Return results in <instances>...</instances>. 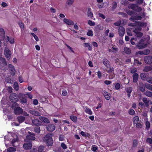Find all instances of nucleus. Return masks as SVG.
Masks as SVG:
<instances>
[{"instance_id": "nucleus-49", "label": "nucleus", "mask_w": 152, "mask_h": 152, "mask_svg": "<svg viewBox=\"0 0 152 152\" xmlns=\"http://www.w3.org/2000/svg\"><path fill=\"white\" fill-rule=\"evenodd\" d=\"M88 24L90 26H94L95 25V23L94 22H92L91 20H88Z\"/></svg>"}, {"instance_id": "nucleus-4", "label": "nucleus", "mask_w": 152, "mask_h": 152, "mask_svg": "<svg viewBox=\"0 0 152 152\" xmlns=\"http://www.w3.org/2000/svg\"><path fill=\"white\" fill-rule=\"evenodd\" d=\"M18 95L16 93L11 94L10 96V100L11 102H16L18 101Z\"/></svg>"}, {"instance_id": "nucleus-56", "label": "nucleus", "mask_w": 152, "mask_h": 152, "mask_svg": "<svg viewBox=\"0 0 152 152\" xmlns=\"http://www.w3.org/2000/svg\"><path fill=\"white\" fill-rule=\"evenodd\" d=\"M129 115H133L135 113L133 109L130 110L129 112Z\"/></svg>"}, {"instance_id": "nucleus-40", "label": "nucleus", "mask_w": 152, "mask_h": 152, "mask_svg": "<svg viewBox=\"0 0 152 152\" xmlns=\"http://www.w3.org/2000/svg\"><path fill=\"white\" fill-rule=\"evenodd\" d=\"M16 150L15 148L10 147L7 149V152H12L16 151Z\"/></svg>"}, {"instance_id": "nucleus-17", "label": "nucleus", "mask_w": 152, "mask_h": 152, "mask_svg": "<svg viewBox=\"0 0 152 152\" xmlns=\"http://www.w3.org/2000/svg\"><path fill=\"white\" fill-rule=\"evenodd\" d=\"M139 89L140 91L142 92H145V88H146L145 83L144 84L142 83H139Z\"/></svg>"}, {"instance_id": "nucleus-3", "label": "nucleus", "mask_w": 152, "mask_h": 152, "mask_svg": "<svg viewBox=\"0 0 152 152\" xmlns=\"http://www.w3.org/2000/svg\"><path fill=\"white\" fill-rule=\"evenodd\" d=\"M147 43L145 42L143 39H141L139 43L136 44V46L138 47L139 49L145 48L147 46Z\"/></svg>"}, {"instance_id": "nucleus-54", "label": "nucleus", "mask_w": 152, "mask_h": 152, "mask_svg": "<svg viewBox=\"0 0 152 152\" xmlns=\"http://www.w3.org/2000/svg\"><path fill=\"white\" fill-rule=\"evenodd\" d=\"M115 88L116 90L119 89L120 88V85L119 83H117L115 84Z\"/></svg>"}, {"instance_id": "nucleus-51", "label": "nucleus", "mask_w": 152, "mask_h": 152, "mask_svg": "<svg viewBox=\"0 0 152 152\" xmlns=\"http://www.w3.org/2000/svg\"><path fill=\"white\" fill-rule=\"evenodd\" d=\"M137 140H133V147H136L137 146Z\"/></svg>"}, {"instance_id": "nucleus-31", "label": "nucleus", "mask_w": 152, "mask_h": 152, "mask_svg": "<svg viewBox=\"0 0 152 152\" xmlns=\"http://www.w3.org/2000/svg\"><path fill=\"white\" fill-rule=\"evenodd\" d=\"M124 50L126 54H129L131 53V50L130 49L126 47H125L124 48Z\"/></svg>"}, {"instance_id": "nucleus-30", "label": "nucleus", "mask_w": 152, "mask_h": 152, "mask_svg": "<svg viewBox=\"0 0 152 152\" xmlns=\"http://www.w3.org/2000/svg\"><path fill=\"white\" fill-rule=\"evenodd\" d=\"M132 89L131 87L127 88L126 89V91L127 93V96L128 97H129L130 96V94L132 91Z\"/></svg>"}, {"instance_id": "nucleus-57", "label": "nucleus", "mask_w": 152, "mask_h": 152, "mask_svg": "<svg viewBox=\"0 0 152 152\" xmlns=\"http://www.w3.org/2000/svg\"><path fill=\"white\" fill-rule=\"evenodd\" d=\"M129 3V2L126 0H123L122 1L121 4L124 5L127 4Z\"/></svg>"}, {"instance_id": "nucleus-36", "label": "nucleus", "mask_w": 152, "mask_h": 152, "mask_svg": "<svg viewBox=\"0 0 152 152\" xmlns=\"http://www.w3.org/2000/svg\"><path fill=\"white\" fill-rule=\"evenodd\" d=\"M135 24L136 26H144L145 23L144 22L140 21H135Z\"/></svg>"}, {"instance_id": "nucleus-5", "label": "nucleus", "mask_w": 152, "mask_h": 152, "mask_svg": "<svg viewBox=\"0 0 152 152\" xmlns=\"http://www.w3.org/2000/svg\"><path fill=\"white\" fill-rule=\"evenodd\" d=\"M28 133V134L26 136V138L27 139L31 140H35L36 139L35 137V134L34 133L29 132Z\"/></svg>"}, {"instance_id": "nucleus-14", "label": "nucleus", "mask_w": 152, "mask_h": 152, "mask_svg": "<svg viewBox=\"0 0 152 152\" xmlns=\"http://www.w3.org/2000/svg\"><path fill=\"white\" fill-rule=\"evenodd\" d=\"M55 126L53 124H50L47 127V129L50 132L53 131L55 129Z\"/></svg>"}, {"instance_id": "nucleus-8", "label": "nucleus", "mask_w": 152, "mask_h": 152, "mask_svg": "<svg viewBox=\"0 0 152 152\" xmlns=\"http://www.w3.org/2000/svg\"><path fill=\"white\" fill-rule=\"evenodd\" d=\"M4 55L6 58L10 59L11 57V51L7 48H6L4 50Z\"/></svg>"}, {"instance_id": "nucleus-16", "label": "nucleus", "mask_w": 152, "mask_h": 152, "mask_svg": "<svg viewBox=\"0 0 152 152\" xmlns=\"http://www.w3.org/2000/svg\"><path fill=\"white\" fill-rule=\"evenodd\" d=\"M29 113L31 114L36 116H39L41 115L40 113L37 111L31 110H29Z\"/></svg>"}, {"instance_id": "nucleus-1", "label": "nucleus", "mask_w": 152, "mask_h": 152, "mask_svg": "<svg viewBox=\"0 0 152 152\" xmlns=\"http://www.w3.org/2000/svg\"><path fill=\"white\" fill-rule=\"evenodd\" d=\"M142 10H126L127 14L132 16L129 20L134 21L135 20H141L144 18L145 14Z\"/></svg>"}, {"instance_id": "nucleus-28", "label": "nucleus", "mask_w": 152, "mask_h": 152, "mask_svg": "<svg viewBox=\"0 0 152 152\" xmlns=\"http://www.w3.org/2000/svg\"><path fill=\"white\" fill-rule=\"evenodd\" d=\"M84 46L85 47H88V50H91L92 49V46L90 43H84Z\"/></svg>"}, {"instance_id": "nucleus-13", "label": "nucleus", "mask_w": 152, "mask_h": 152, "mask_svg": "<svg viewBox=\"0 0 152 152\" xmlns=\"http://www.w3.org/2000/svg\"><path fill=\"white\" fill-rule=\"evenodd\" d=\"M148 75V73H142L140 74V77L142 80L144 81L147 80V79L149 77Z\"/></svg>"}, {"instance_id": "nucleus-38", "label": "nucleus", "mask_w": 152, "mask_h": 152, "mask_svg": "<svg viewBox=\"0 0 152 152\" xmlns=\"http://www.w3.org/2000/svg\"><path fill=\"white\" fill-rule=\"evenodd\" d=\"M142 101L145 104L146 107H148V106L149 101L146 98L144 97L142 99Z\"/></svg>"}, {"instance_id": "nucleus-53", "label": "nucleus", "mask_w": 152, "mask_h": 152, "mask_svg": "<svg viewBox=\"0 0 152 152\" xmlns=\"http://www.w3.org/2000/svg\"><path fill=\"white\" fill-rule=\"evenodd\" d=\"M117 4L116 2L113 1V3L112 8L113 9H115L117 7Z\"/></svg>"}, {"instance_id": "nucleus-63", "label": "nucleus", "mask_w": 152, "mask_h": 152, "mask_svg": "<svg viewBox=\"0 0 152 152\" xmlns=\"http://www.w3.org/2000/svg\"><path fill=\"white\" fill-rule=\"evenodd\" d=\"M144 51L145 55L149 54L150 52V50L148 49H146L145 50H144Z\"/></svg>"}, {"instance_id": "nucleus-19", "label": "nucleus", "mask_w": 152, "mask_h": 152, "mask_svg": "<svg viewBox=\"0 0 152 152\" xmlns=\"http://www.w3.org/2000/svg\"><path fill=\"white\" fill-rule=\"evenodd\" d=\"M32 123L36 126L41 125L42 122L37 119L34 118L32 120Z\"/></svg>"}, {"instance_id": "nucleus-24", "label": "nucleus", "mask_w": 152, "mask_h": 152, "mask_svg": "<svg viewBox=\"0 0 152 152\" xmlns=\"http://www.w3.org/2000/svg\"><path fill=\"white\" fill-rule=\"evenodd\" d=\"M151 70H152V65L145 66L144 68L143 71L145 72H148Z\"/></svg>"}, {"instance_id": "nucleus-47", "label": "nucleus", "mask_w": 152, "mask_h": 152, "mask_svg": "<svg viewBox=\"0 0 152 152\" xmlns=\"http://www.w3.org/2000/svg\"><path fill=\"white\" fill-rule=\"evenodd\" d=\"M87 34L88 36H92L93 35V31L91 30H88Z\"/></svg>"}, {"instance_id": "nucleus-27", "label": "nucleus", "mask_w": 152, "mask_h": 152, "mask_svg": "<svg viewBox=\"0 0 152 152\" xmlns=\"http://www.w3.org/2000/svg\"><path fill=\"white\" fill-rule=\"evenodd\" d=\"M0 59V63L4 66H6L7 65V63L5 58L1 57Z\"/></svg>"}, {"instance_id": "nucleus-41", "label": "nucleus", "mask_w": 152, "mask_h": 152, "mask_svg": "<svg viewBox=\"0 0 152 152\" xmlns=\"http://www.w3.org/2000/svg\"><path fill=\"white\" fill-rule=\"evenodd\" d=\"M34 131L37 133H39L40 131V127L38 126L35 127L34 129Z\"/></svg>"}, {"instance_id": "nucleus-50", "label": "nucleus", "mask_w": 152, "mask_h": 152, "mask_svg": "<svg viewBox=\"0 0 152 152\" xmlns=\"http://www.w3.org/2000/svg\"><path fill=\"white\" fill-rule=\"evenodd\" d=\"M13 103L12 104V108H14L15 107H16L18 106V104L16 102H12Z\"/></svg>"}, {"instance_id": "nucleus-10", "label": "nucleus", "mask_w": 152, "mask_h": 152, "mask_svg": "<svg viewBox=\"0 0 152 152\" xmlns=\"http://www.w3.org/2000/svg\"><path fill=\"white\" fill-rule=\"evenodd\" d=\"M10 70V72L12 75H14L15 74V69L13 66L11 64H9L8 66Z\"/></svg>"}, {"instance_id": "nucleus-7", "label": "nucleus", "mask_w": 152, "mask_h": 152, "mask_svg": "<svg viewBox=\"0 0 152 152\" xmlns=\"http://www.w3.org/2000/svg\"><path fill=\"white\" fill-rule=\"evenodd\" d=\"M144 61L145 63L148 64H152V56H146L144 58Z\"/></svg>"}, {"instance_id": "nucleus-48", "label": "nucleus", "mask_w": 152, "mask_h": 152, "mask_svg": "<svg viewBox=\"0 0 152 152\" xmlns=\"http://www.w3.org/2000/svg\"><path fill=\"white\" fill-rule=\"evenodd\" d=\"M97 149V147L95 145H93L92 146L91 150L92 151L94 152H96Z\"/></svg>"}, {"instance_id": "nucleus-37", "label": "nucleus", "mask_w": 152, "mask_h": 152, "mask_svg": "<svg viewBox=\"0 0 152 152\" xmlns=\"http://www.w3.org/2000/svg\"><path fill=\"white\" fill-rule=\"evenodd\" d=\"M13 88L16 91H18L19 88V86L17 82H15L13 85Z\"/></svg>"}, {"instance_id": "nucleus-12", "label": "nucleus", "mask_w": 152, "mask_h": 152, "mask_svg": "<svg viewBox=\"0 0 152 152\" xmlns=\"http://www.w3.org/2000/svg\"><path fill=\"white\" fill-rule=\"evenodd\" d=\"M23 110L20 107H17L14 109V112L16 115H19L23 113Z\"/></svg>"}, {"instance_id": "nucleus-11", "label": "nucleus", "mask_w": 152, "mask_h": 152, "mask_svg": "<svg viewBox=\"0 0 152 152\" xmlns=\"http://www.w3.org/2000/svg\"><path fill=\"white\" fill-rule=\"evenodd\" d=\"M20 100L22 104H26L27 102V98L25 95L22 94L20 96Z\"/></svg>"}, {"instance_id": "nucleus-2", "label": "nucleus", "mask_w": 152, "mask_h": 152, "mask_svg": "<svg viewBox=\"0 0 152 152\" xmlns=\"http://www.w3.org/2000/svg\"><path fill=\"white\" fill-rule=\"evenodd\" d=\"M43 140L47 146H52L53 143V140L51 134L49 133L46 134L45 136L43 137Z\"/></svg>"}, {"instance_id": "nucleus-21", "label": "nucleus", "mask_w": 152, "mask_h": 152, "mask_svg": "<svg viewBox=\"0 0 152 152\" xmlns=\"http://www.w3.org/2000/svg\"><path fill=\"white\" fill-rule=\"evenodd\" d=\"M63 21L65 23L68 25H71L74 24L73 22L71 20H69L66 18H64Z\"/></svg>"}, {"instance_id": "nucleus-34", "label": "nucleus", "mask_w": 152, "mask_h": 152, "mask_svg": "<svg viewBox=\"0 0 152 152\" xmlns=\"http://www.w3.org/2000/svg\"><path fill=\"white\" fill-rule=\"evenodd\" d=\"M144 94L146 96L151 97L152 96V92L147 91L144 92Z\"/></svg>"}, {"instance_id": "nucleus-32", "label": "nucleus", "mask_w": 152, "mask_h": 152, "mask_svg": "<svg viewBox=\"0 0 152 152\" xmlns=\"http://www.w3.org/2000/svg\"><path fill=\"white\" fill-rule=\"evenodd\" d=\"M80 134L82 136L85 137H90V135L89 133L85 132L83 131L81 132Z\"/></svg>"}, {"instance_id": "nucleus-60", "label": "nucleus", "mask_w": 152, "mask_h": 152, "mask_svg": "<svg viewBox=\"0 0 152 152\" xmlns=\"http://www.w3.org/2000/svg\"><path fill=\"white\" fill-rule=\"evenodd\" d=\"M18 24L21 29H23L24 28V25L23 23L22 22H19L18 23Z\"/></svg>"}, {"instance_id": "nucleus-42", "label": "nucleus", "mask_w": 152, "mask_h": 152, "mask_svg": "<svg viewBox=\"0 0 152 152\" xmlns=\"http://www.w3.org/2000/svg\"><path fill=\"white\" fill-rule=\"evenodd\" d=\"M70 118L73 122H77V117L76 116L72 115L70 117Z\"/></svg>"}, {"instance_id": "nucleus-33", "label": "nucleus", "mask_w": 152, "mask_h": 152, "mask_svg": "<svg viewBox=\"0 0 152 152\" xmlns=\"http://www.w3.org/2000/svg\"><path fill=\"white\" fill-rule=\"evenodd\" d=\"M5 32L4 29L2 28H0V35L2 37L4 38L5 37Z\"/></svg>"}, {"instance_id": "nucleus-59", "label": "nucleus", "mask_w": 152, "mask_h": 152, "mask_svg": "<svg viewBox=\"0 0 152 152\" xmlns=\"http://www.w3.org/2000/svg\"><path fill=\"white\" fill-rule=\"evenodd\" d=\"M67 94V92L66 90H64L62 91V95L64 96H66Z\"/></svg>"}, {"instance_id": "nucleus-45", "label": "nucleus", "mask_w": 152, "mask_h": 152, "mask_svg": "<svg viewBox=\"0 0 152 152\" xmlns=\"http://www.w3.org/2000/svg\"><path fill=\"white\" fill-rule=\"evenodd\" d=\"M74 2V0H68L66 2V5L71 6Z\"/></svg>"}, {"instance_id": "nucleus-22", "label": "nucleus", "mask_w": 152, "mask_h": 152, "mask_svg": "<svg viewBox=\"0 0 152 152\" xmlns=\"http://www.w3.org/2000/svg\"><path fill=\"white\" fill-rule=\"evenodd\" d=\"M104 64L108 68L110 67L109 61L106 59H104L103 60Z\"/></svg>"}, {"instance_id": "nucleus-9", "label": "nucleus", "mask_w": 152, "mask_h": 152, "mask_svg": "<svg viewBox=\"0 0 152 152\" xmlns=\"http://www.w3.org/2000/svg\"><path fill=\"white\" fill-rule=\"evenodd\" d=\"M125 33V29L122 26H120L119 27L118 29V33L120 36H123Z\"/></svg>"}, {"instance_id": "nucleus-44", "label": "nucleus", "mask_w": 152, "mask_h": 152, "mask_svg": "<svg viewBox=\"0 0 152 152\" xmlns=\"http://www.w3.org/2000/svg\"><path fill=\"white\" fill-rule=\"evenodd\" d=\"M139 120V117L138 116H136L134 117L133 119V121L134 123L137 122Z\"/></svg>"}, {"instance_id": "nucleus-6", "label": "nucleus", "mask_w": 152, "mask_h": 152, "mask_svg": "<svg viewBox=\"0 0 152 152\" xmlns=\"http://www.w3.org/2000/svg\"><path fill=\"white\" fill-rule=\"evenodd\" d=\"M32 146V145L31 141H29L28 142L25 143L23 145V147L26 150L31 149Z\"/></svg>"}, {"instance_id": "nucleus-43", "label": "nucleus", "mask_w": 152, "mask_h": 152, "mask_svg": "<svg viewBox=\"0 0 152 152\" xmlns=\"http://www.w3.org/2000/svg\"><path fill=\"white\" fill-rule=\"evenodd\" d=\"M146 88L149 90L152 91V85L148 83H145Z\"/></svg>"}, {"instance_id": "nucleus-29", "label": "nucleus", "mask_w": 152, "mask_h": 152, "mask_svg": "<svg viewBox=\"0 0 152 152\" xmlns=\"http://www.w3.org/2000/svg\"><path fill=\"white\" fill-rule=\"evenodd\" d=\"M134 33H135L136 36L138 37H140L143 35V34L140 32H138L137 31V29H135L133 31Z\"/></svg>"}, {"instance_id": "nucleus-64", "label": "nucleus", "mask_w": 152, "mask_h": 152, "mask_svg": "<svg viewBox=\"0 0 152 152\" xmlns=\"http://www.w3.org/2000/svg\"><path fill=\"white\" fill-rule=\"evenodd\" d=\"M7 90L10 93H11L13 92L12 91H13V89L11 87H8L7 88Z\"/></svg>"}, {"instance_id": "nucleus-61", "label": "nucleus", "mask_w": 152, "mask_h": 152, "mask_svg": "<svg viewBox=\"0 0 152 152\" xmlns=\"http://www.w3.org/2000/svg\"><path fill=\"white\" fill-rule=\"evenodd\" d=\"M147 142L149 143L150 144H152V139L151 138H148L146 140Z\"/></svg>"}, {"instance_id": "nucleus-25", "label": "nucleus", "mask_w": 152, "mask_h": 152, "mask_svg": "<svg viewBox=\"0 0 152 152\" xmlns=\"http://www.w3.org/2000/svg\"><path fill=\"white\" fill-rule=\"evenodd\" d=\"M103 27H102L100 25H97L94 28V30L96 32H99L100 30H102L103 29Z\"/></svg>"}, {"instance_id": "nucleus-15", "label": "nucleus", "mask_w": 152, "mask_h": 152, "mask_svg": "<svg viewBox=\"0 0 152 152\" xmlns=\"http://www.w3.org/2000/svg\"><path fill=\"white\" fill-rule=\"evenodd\" d=\"M39 118L41 122L42 121L45 123L49 124L50 123V121L46 117L40 116L39 117Z\"/></svg>"}, {"instance_id": "nucleus-23", "label": "nucleus", "mask_w": 152, "mask_h": 152, "mask_svg": "<svg viewBox=\"0 0 152 152\" xmlns=\"http://www.w3.org/2000/svg\"><path fill=\"white\" fill-rule=\"evenodd\" d=\"M133 82L134 83H137L138 78V75L137 73H135L133 75Z\"/></svg>"}, {"instance_id": "nucleus-62", "label": "nucleus", "mask_w": 152, "mask_h": 152, "mask_svg": "<svg viewBox=\"0 0 152 152\" xmlns=\"http://www.w3.org/2000/svg\"><path fill=\"white\" fill-rule=\"evenodd\" d=\"M136 39L134 38H132L130 40V43L132 45H134L135 42L134 41H136Z\"/></svg>"}, {"instance_id": "nucleus-55", "label": "nucleus", "mask_w": 152, "mask_h": 152, "mask_svg": "<svg viewBox=\"0 0 152 152\" xmlns=\"http://www.w3.org/2000/svg\"><path fill=\"white\" fill-rule=\"evenodd\" d=\"M37 4L36 3H34L33 4V6H31L30 7V9L32 10V9H36V8H35V7H37Z\"/></svg>"}, {"instance_id": "nucleus-18", "label": "nucleus", "mask_w": 152, "mask_h": 152, "mask_svg": "<svg viewBox=\"0 0 152 152\" xmlns=\"http://www.w3.org/2000/svg\"><path fill=\"white\" fill-rule=\"evenodd\" d=\"M128 7L129 8L132 10H142L141 8L138 7L136 4H131Z\"/></svg>"}, {"instance_id": "nucleus-39", "label": "nucleus", "mask_w": 152, "mask_h": 152, "mask_svg": "<svg viewBox=\"0 0 152 152\" xmlns=\"http://www.w3.org/2000/svg\"><path fill=\"white\" fill-rule=\"evenodd\" d=\"M45 148V146L43 145H40L38 148V151L39 152H45L44 151Z\"/></svg>"}, {"instance_id": "nucleus-26", "label": "nucleus", "mask_w": 152, "mask_h": 152, "mask_svg": "<svg viewBox=\"0 0 152 152\" xmlns=\"http://www.w3.org/2000/svg\"><path fill=\"white\" fill-rule=\"evenodd\" d=\"M18 121L20 123H22L25 120V118L24 116H20L17 118Z\"/></svg>"}, {"instance_id": "nucleus-20", "label": "nucleus", "mask_w": 152, "mask_h": 152, "mask_svg": "<svg viewBox=\"0 0 152 152\" xmlns=\"http://www.w3.org/2000/svg\"><path fill=\"white\" fill-rule=\"evenodd\" d=\"M102 93L104 97H105V98L107 100H108L110 99V98L111 95L108 92L104 91H102Z\"/></svg>"}, {"instance_id": "nucleus-58", "label": "nucleus", "mask_w": 152, "mask_h": 152, "mask_svg": "<svg viewBox=\"0 0 152 152\" xmlns=\"http://www.w3.org/2000/svg\"><path fill=\"white\" fill-rule=\"evenodd\" d=\"M61 146L64 149H65L67 148V146L64 143H62L61 144Z\"/></svg>"}, {"instance_id": "nucleus-35", "label": "nucleus", "mask_w": 152, "mask_h": 152, "mask_svg": "<svg viewBox=\"0 0 152 152\" xmlns=\"http://www.w3.org/2000/svg\"><path fill=\"white\" fill-rule=\"evenodd\" d=\"M85 108H86L85 111V112L89 115H91L92 114V113L91 110L88 108L87 107H85Z\"/></svg>"}, {"instance_id": "nucleus-52", "label": "nucleus", "mask_w": 152, "mask_h": 152, "mask_svg": "<svg viewBox=\"0 0 152 152\" xmlns=\"http://www.w3.org/2000/svg\"><path fill=\"white\" fill-rule=\"evenodd\" d=\"M87 13L88 17H90L91 18L93 17V14L92 12H90V10H88V11L87 12Z\"/></svg>"}, {"instance_id": "nucleus-46", "label": "nucleus", "mask_w": 152, "mask_h": 152, "mask_svg": "<svg viewBox=\"0 0 152 152\" xmlns=\"http://www.w3.org/2000/svg\"><path fill=\"white\" fill-rule=\"evenodd\" d=\"M146 128L147 130H148L150 127V125L149 122L147 121L145 122Z\"/></svg>"}]
</instances>
